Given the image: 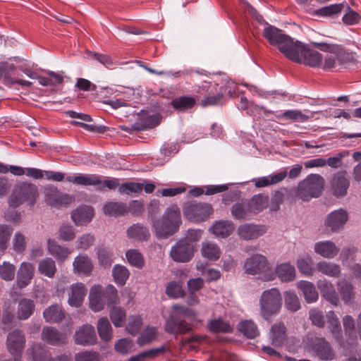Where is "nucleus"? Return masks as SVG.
<instances>
[{
  "label": "nucleus",
  "instance_id": "1",
  "mask_svg": "<svg viewBox=\"0 0 361 361\" xmlns=\"http://www.w3.org/2000/svg\"><path fill=\"white\" fill-rule=\"evenodd\" d=\"M264 36L271 45L276 47L280 52L293 62L311 67L319 66L322 63L323 56L319 52L308 48L298 40H294L274 26L268 25L264 27Z\"/></svg>",
  "mask_w": 361,
  "mask_h": 361
},
{
  "label": "nucleus",
  "instance_id": "2",
  "mask_svg": "<svg viewBox=\"0 0 361 361\" xmlns=\"http://www.w3.org/2000/svg\"><path fill=\"white\" fill-rule=\"evenodd\" d=\"M39 197L38 188L34 183L27 181L19 182L14 185L8 197V205L13 208L23 204L34 206Z\"/></svg>",
  "mask_w": 361,
  "mask_h": 361
},
{
  "label": "nucleus",
  "instance_id": "3",
  "mask_svg": "<svg viewBox=\"0 0 361 361\" xmlns=\"http://www.w3.org/2000/svg\"><path fill=\"white\" fill-rule=\"evenodd\" d=\"M180 224V209L174 205L166 210L161 219L153 222L152 228L158 238H166L177 232Z\"/></svg>",
  "mask_w": 361,
  "mask_h": 361
},
{
  "label": "nucleus",
  "instance_id": "4",
  "mask_svg": "<svg viewBox=\"0 0 361 361\" xmlns=\"http://www.w3.org/2000/svg\"><path fill=\"white\" fill-rule=\"evenodd\" d=\"M324 183V179L321 175L316 173L310 174L298 183L295 190V195L304 202L318 197L322 193Z\"/></svg>",
  "mask_w": 361,
  "mask_h": 361
},
{
  "label": "nucleus",
  "instance_id": "5",
  "mask_svg": "<svg viewBox=\"0 0 361 361\" xmlns=\"http://www.w3.org/2000/svg\"><path fill=\"white\" fill-rule=\"evenodd\" d=\"M259 312L266 320L277 314L282 306V297L280 290L272 288L262 292L259 301Z\"/></svg>",
  "mask_w": 361,
  "mask_h": 361
},
{
  "label": "nucleus",
  "instance_id": "6",
  "mask_svg": "<svg viewBox=\"0 0 361 361\" xmlns=\"http://www.w3.org/2000/svg\"><path fill=\"white\" fill-rule=\"evenodd\" d=\"M244 271L249 275L263 274L262 280L271 281L275 279V274L271 270L270 264L267 258L259 253L254 254L247 257L243 265Z\"/></svg>",
  "mask_w": 361,
  "mask_h": 361
},
{
  "label": "nucleus",
  "instance_id": "7",
  "mask_svg": "<svg viewBox=\"0 0 361 361\" xmlns=\"http://www.w3.org/2000/svg\"><path fill=\"white\" fill-rule=\"evenodd\" d=\"M212 213V207L207 203L188 202L183 207L184 216L192 221H204Z\"/></svg>",
  "mask_w": 361,
  "mask_h": 361
},
{
  "label": "nucleus",
  "instance_id": "8",
  "mask_svg": "<svg viewBox=\"0 0 361 361\" xmlns=\"http://www.w3.org/2000/svg\"><path fill=\"white\" fill-rule=\"evenodd\" d=\"M195 250L194 243H190L188 240L180 239L172 246L169 255L176 262L186 263L192 259Z\"/></svg>",
  "mask_w": 361,
  "mask_h": 361
},
{
  "label": "nucleus",
  "instance_id": "9",
  "mask_svg": "<svg viewBox=\"0 0 361 361\" xmlns=\"http://www.w3.org/2000/svg\"><path fill=\"white\" fill-rule=\"evenodd\" d=\"M44 194L47 204L58 209L67 207L75 200L72 195L60 192L56 187L52 185L47 186L44 190Z\"/></svg>",
  "mask_w": 361,
  "mask_h": 361
},
{
  "label": "nucleus",
  "instance_id": "10",
  "mask_svg": "<svg viewBox=\"0 0 361 361\" xmlns=\"http://www.w3.org/2000/svg\"><path fill=\"white\" fill-rule=\"evenodd\" d=\"M74 342L76 345L90 346L97 343V337L94 327L89 324L79 326L73 335Z\"/></svg>",
  "mask_w": 361,
  "mask_h": 361
},
{
  "label": "nucleus",
  "instance_id": "11",
  "mask_svg": "<svg viewBox=\"0 0 361 361\" xmlns=\"http://www.w3.org/2000/svg\"><path fill=\"white\" fill-rule=\"evenodd\" d=\"M25 345V337L20 330L10 332L6 339V347L12 356L21 357Z\"/></svg>",
  "mask_w": 361,
  "mask_h": 361
},
{
  "label": "nucleus",
  "instance_id": "12",
  "mask_svg": "<svg viewBox=\"0 0 361 361\" xmlns=\"http://www.w3.org/2000/svg\"><path fill=\"white\" fill-rule=\"evenodd\" d=\"M165 331L173 334H182L192 330V326L185 320L176 317V314H171L164 325Z\"/></svg>",
  "mask_w": 361,
  "mask_h": 361
},
{
  "label": "nucleus",
  "instance_id": "13",
  "mask_svg": "<svg viewBox=\"0 0 361 361\" xmlns=\"http://www.w3.org/2000/svg\"><path fill=\"white\" fill-rule=\"evenodd\" d=\"M42 340L54 346H62L68 343L67 336L54 327H44L41 334Z\"/></svg>",
  "mask_w": 361,
  "mask_h": 361
},
{
  "label": "nucleus",
  "instance_id": "14",
  "mask_svg": "<svg viewBox=\"0 0 361 361\" xmlns=\"http://www.w3.org/2000/svg\"><path fill=\"white\" fill-rule=\"evenodd\" d=\"M310 348L320 360H332L334 358L330 344L323 338H315L312 340Z\"/></svg>",
  "mask_w": 361,
  "mask_h": 361
},
{
  "label": "nucleus",
  "instance_id": "15",
  "mask_svg": "<svg viewBox=\"0 0 361 361\" xmlns=\"http://www.w3.org/2000/svg\"><path fill=\"white\" fill-rule=\"evenodd\" d=\"M267 232V228L262 225L244 224L238 228V234L241 239L250 240L257 239Z\"/></svg>",
  "mask_w": 361,
  "mask_h": 361
},
{
  "label": "nucleus",
  "instance_id": "16",
  "mask_svg": "<svg viewBox=\"0 0 361 361\" xmlns=\"http://www.w3.org/2000/svg\"><path fill=\"white\" fill-rule=\"evenodd\" d=\"M35 274L34 265L28 262H23L18 269L16 284L18 288H23L28 286Z\"/></svg>",
  "mask_w": 361,
  "mask_h": 361
},
{
  "label": "nucleus",
  "instance_id": "17",
  "mask_svg": "<svg viewBox=\"0 0 361 361\" xmlns=\"http://www.w3.org/2000/svg\"><path fill=\"white\" fill-rule=\"evenodd\" d=\"M348 217V214L344 209L334 210L328 215L325 220V226L332 232H336L343 228Z\"/></svg>",
  "mask_w": 361,
  "mask_h": 361
},
{
  "label": "nucleus",
  "instance_id": "18",
  "mask_svg": "<svg viewBox=\"0 0 361 361\" xmlns=\"http://www.w3.org/2000/svg\"><path fill=\"white\" fill-rule=\"evenodd\" d=\"M93 267L91 259L85 254L78 255L73 262V272L78 276H90Z\"/></svg>",
  "mask_w": 361,
  "mask_h": 361
},
{
  "label": "nucleus",
  "instance_id": "19",
  "mask_svg": "<svg viewBox=\"0 0 361 361\" xmlns=\"http://www.w3.org/2000/svg\"><path fill=\"white\" fill-rule=\"evenodd\" d=\"M316 254L326 259H334L339 252L340 248L331 240H321L314 245Z\"/></svg>",
  "mask_w": 361,
  "mask_h": 361
},
{
  "label": "nucleus",
  "instance_id": "20",
  "mask_svg": "<svg viewBox=\"0 0 361 361\" xmlns=\"http://www.w3.org/2000/svg\"><path fill=\"white\" fill-rule=\"evenodd\" d=\"M317 287L322 296L334 306L339 304V295L336 292L334 284L326 279L319 280L317 282Z\"/></svg>",
  "mask_w": 361,
  "mask_h": 361
},
{
  "label": "nucleus",
  "instance_id": "21",
  "mask_svg": "<svg viewBox=\"0 0 361 361\" xmlns=\"http://www.w3.org/2000/svg\"><path fill=\"white\" fill-rule=\"evenodd\" d=\"M331 185L333 194L336 197H340L345 196L350 186V182L345 176V172H338L335 173L331 180Z\"/></svg>",
  "mask_w": 361,
  "mask_h": 361
},
{
  "label": "nucleus",
  "instance_id": "22",
  "mask_svg": "<svg viewBox=\"0 0 361 361\" xmlns=\"http://www.w3.org/2000/svg\"><path fill=\"white\" fill-rule=\"evenodd\" d=\"M68 182L85 187L94 186L98 190V185L101 184V177L96 174L78 173L75 176L66 177Z\"/></svg>",
  "mask_w": 361,
  "mask_h": 361
},
{
  "label": "nucleus",
  "instance_id": "23",
  "mask_svg": "<svg viewBox=\"0 0 361 361\" xmlns=\"http://www.w3.org/2000/svg\"><path fill=\"white\" fill-rule=\"evenodd\" d=\"M47 250L58 262H64L72 253L70 248L59 245L55 240L51 238L47 240Z\"/></svg>",
  "mask_w": 361,
  "mask_h": 361
},
{
  "label": "nucleus",
  "instance_id": "24",
  "mask_svg": "<svg viewBox=\"0 0 361 361\" xmlns=\"http://www.w3.org/2000/svg\"><path fill=\"white\" fill-rule=\"evenodd\" d=\"M269 338L272 345L281 347L286 341V328L283 323L278 322L273 324L269 332Z\"/></svg>",
  "mask_w": 361,
  "mask_h": 361
},
{
  "label": "nucleus",
  "instance_id": "25",
  "mask_svg": "<svg viewBox=\"0 0 361 361\" xmlns=\"http://www.w3.org/2000/svg\"><path fill=\"white\" fill-rule=\"evenodd\" d=\"M87 290L82 283L72 284L68 293V302L71 307H78L81 306L86 295Z\"/></svg>",
  "mask_w": 361,
  "mask_h": 361
},
{
  "label": "nucleus",
  "instance_id": "26",
  "mask_svg": "<svg viewBox=\"0 0 361 361\" xmlns=\"http://www.w3.org/2000/svg\"><path fill=\"white\" fill-rule=\"evenodd\" d=\"M93 209L89 206H80L71 213V219L76 226H83L93 218Z\"/></svg>",
  "mask_w": 361,
  "mask_h": 361
},
{
  "label": "nucleus",
  "instance_id": "27",
  "mask_svg": "<svg viewBox=\"0 0 361 361\" xmlns=\"http://www.w3.org/2000/svg\"><path fill=\"white\" fill-rule=\"evenodd\" d=\"M102 287L95 285L92 287L90 291L89 300L90 307L94 312H99L104 307V298Z\"/></svg>",
  "mask_w": 361,
  "mask_h": 361
},
{
  "label": "nucleus",
  "instance_id": "28",
  "mask_svg": "<svg viewBox=\"0 0 361 361\" xmlns=\"http://www.w3.org/2000/svg\"><path fill=\"white\" fill-rule=\"evenodd\" d=\"M275 276H277L282 282H290L295 280L296 271L294 266L289 262L281 263L276 266Z\"/></svg>",
  "mask_w": 361,
  "mask_h": 361
},
{
  "label": "nucleus",
  "instance_id": "29",
  "mask_svg": "<svg viewBox=\"0 0 361 361\" xmlns=\"http://www.w3.org/2000/svg\"><path fill=\"white\" fill-rule=\"evenodd\" d=\"M298 289L303 293L307 303L315 302L319 298V294L313 283L307 281H300L296 283Z\"/></svg>",
  "mask_w": 361,
  "mask_h": 361
},
{
  "label": "nucleus",
  "instance_id": "30",
  "mask_svg": "<svg viewBox=\"0 0 361 361\" xmlns=\"http://www.w3.org/2000/svg\"><path fill=\"white\" fill-rule=\"evenodd\" d=\"M212 233L218 238H226L234 231L232 221L220 220L215 221L209 229Z\"/></svg>",
  "mask_w": 361,
  "mask_h": 361
},
{
  "label": "nucleus",
  "instance_id": "31",
  "mask_svg": "<svg viewBox=\"0 0 361 361\" xmlns=\"http://www.w3.org/2000/svg\"><path fill=\"white\" fill-rule=\"evenodd\" d=\"M286 176V171H283L277 173H273L267 176L253 179L252 182H254V184L257 188H263L279 183L284 180Z\"/></svg>",
  "mask_w": 361,
  "mask_h": 361
},
{
  "label": "nucleus",
  "instance_id": "32",
  "mask_svg": "<svg viewBox=\"0 0 361 361\" xmlns=\"http://www.w3.org/2000/svg\"><path fill=\"white\" fill-rule=\"evenodd\" d=\"M316 269L322 274L332 278L339 277L341 272L338 264L327 261H320L317 263Z\"/></svg>",
  "mask_w": 361,
  "mask_h": 361
},
{
  "label": "nucleus",
  "instance_id": "33",
  "mask_svg": "<svg viewBox=\"0 0 361 361\" xmlns=\"http://www.w3.org/2000/svg\"><path fill=\"white\" fill-rule=\"evenodd\" d=\"M341 298L346 304L355 299V291L354 286L345 280H340L336 283Z\"/></svg>",
  "mask_w": 361,
  "mask_h": 361
},
{
  "label": "nucleus",
  "instance_id": "34",
  "mask_svg": "<svg viewBox=\"0 0 361 361\" xmlns=\"http://www.w3.org/2000/svg\"><path fill=\"white\" fill-rule=\"evenodd\" d=\"M43 316L47 322L59 323L64 319L65 314L61 306L54 305L46 308Z\"/></svg>",
  "mask_w": 361,
  "mask_h": 361
},
{
  "label": "nucleus",
  "instance_id": "35",
  "mask_svg": "<svg viewBox=\"0 0 361 361\" xmlns=\"http://www.w3.org/2000/svg\"><path fill=\"white\" fill-rule=\"evenodd\" d=\"M37 269L40 274L49 279H53L57 271L56 262L51 257L41 259L38 263Z\"/></svg>",
  "mask_w": 361,
  "mask_h": 361
},
{
  "label": "nucleus",
  "instance_id": "36",
  "mask_svg": "<svg viewBox=\"0 0 361 361\" xmlns=\"http://www.w3.org/2000/svg\"><path fill=\"white\" fill-rule=\"evenodd\" d=\"M127 235L130 238L139 241L147 240L150 236L149 230L141 224H135L128 228Z\"/></svg>",
  "mask_w": 361,
  "mask_h": 361
},
{
  "label": "nucleus",
  "instance_id": "37",
  "mask_svg": "<svg viewBox=\"0 0 361 361\" xmlns=\"http://www.w3.org/2000/svg\"><path fill=\"white\" fill-rule=\"evenodd\" d=\"M34 302L28 298L21 299L18 305L17 317L20 320L28 319L35 310Z\"/></svg>",
  "mask_w": 361,
  "mask_h": 361
},
{
  "label": "nucleus",
  "instance_id": "38",
  "mask_svg": "<svg viewBox=\"0 0 361 361\" xmlns=\"http://www.w3.org/2000/svg\"><path fill=\"white\" fill-rule=\"evenodd\" d=\"M328 328L332 334L333 336L338 341H341L342 338L341 327L340 321L334 311H329L326 314Z\"/></svg>",
  "mask_w": 361,
  "mask_h": 361
},
{
  "label": "nucleus",
  "instance_id": "39",
  "mask_svg": "<svg viewBox=\"0 0 361 361\" xmlns=\"http://www.w3.org/2000/svg\"><path fill=\"white\" fill-rule=\"evenodd\" d=\"M207 329L212 333H231L233 326L221 318L213 319L208 322Z\"/></svg>",
  "mask_w": 361,
  "mask_h": 361
},
{
  "label": "nucleus",
  "instance_id": "40",
  "mask_svg": "<svg viewBox=\"0 0 361 361\" xmlns=\"http://www.w3.org/2000/svg\"><path fill=\"white\" fill-rule=\"evenodd\" d=\"M106 215L118 216L128 212L127 205L123 202H109L103 207Z\"/></svg>",
  "mask_w": 361,
  "mask_h": 361
},
{
  "label": "nucleus",
  "instance_id": "41",
  "mask_svg": "<svg viewBox=\"0 0 361 361\" xmlns=\"http://www.w3.org/2000/svg\"><path fill=\"white\" fill-rule=\"evenodd\" d=\"M203 257L210 261H216L221 256V250L219 246L212 242L203 243L201 248Z\"/></svg>",
  "mask_w": 361,
  "mask_h": 361
},
{
  "label": "nucleus",
  "instance_id": "42",
  "mask_svg": "<svg viewBox=\"0 0 361 361\" xmlns=\"http://www.w3.org/2000/svg\"><path fill=\"white\" fill-rule=\"evenodd\" d=\"M238 329L248 338H254L259 334L257 324L251 319L240 322L238 325Z\"/></svg>",
  "mask_w": 361,
  "mask_h": 361
},
{
  "label": "nucleus",
  "instance_id": "43",
  "mask_svg": "<svg viewBox=\"0 0 361 361\" xmlns=\"http://www.w3.org/2000/svg\"><path fill=\"white\" fill-rule=\"evenodd\" d=\"M247 203L252 214H256L267 207L269 197L262 194L256 195Z\"/></svg>",
  "mask_w": 361,
  "mask_h": 361
},
{
  "label": "nucleus",
  "instance_id": "44",
  "mask_svg": "<svg viewBox=\"0 0 361 361\" xmlns=\"http://www.w3.org/2000/svg\"><path fill=\"white\" fill-rule=\"evenodd\" d=\"M231 214L235 219L240 220L249 218L252 214L247 202L234 204L231 207Z\"/></svg>",
  "mask_w": 361,
  "mask_h": 361
},
{
  "label": "nucleus",
  "instance_id": "45",
  "mask_svg": "<svg viewBox=\"0 0 361 361\" xmlns=\"http://www.w3.org/2000/svg\"><path fill=\"white\" fill-rule=\"evenodd\" d=\"M97 331L100 338L109 341L112 338V328L106 317H102L97 322Z\"/></svg>",
  "mask_w": 361,
  "mask_h": 361
},
{
  "label": "nucleus",
  "instance_id": "46",
  "mask_svg": "<svg viewBox=\"0 0 361 361\" xmlns=\"http://www.w3.org/2000/svg\"><path fill=\"white\" fill-rule=\"evenodd\" d=\"M284 302L286 309L290 312H296L300 309V302L297 294L293 290H286L283 293Z\"/></svg>",
  "mask_w": 361,
  "mask_h": 361
},
{
  "label": "nucleus",
  "instance_id": "47",
  "mask_svg": "<svg viewBox=\"0 0 361 361\" xmlns=\"http://www.w3.org/2000/svg\"><path fill=\"white\" fill-rule=\"evenodd\" d=\"M165 351V347L161 346L157 348L149 349L138 353L137 355L131 356L128 361H147L152 358L157 357Z\"/></svg>",
  "mask_w": 361,
  "mask_h": 361
},
{
  "label": "nucleus",
  "instance_id": "48",
  "mask_svg": "<svg viewBox=\"0 0 361 361\" xmlns=\"http://www.w3.org/2000/svg\"><path fill=\"white\" fill-rule=\"evenodd\" d=\"M16 69V66L13 63L8 62L0 63V80H3L5 85H11L13 78L11 73Z\"/></svg>",
  "mask_w": 361,
  "mask_h": 361
},
{
  "label": "nucleus",
  "instance_id": "49",
  "mask_svg": "<svg viewBox=\"0 0 361 361\" xmlns=\"http://www.w3.org/2000/svg\"><path fill=\"white\" fill-rule=\"evenodd\" d=\"M171 104L174 109L183 111L192 108L195 104V100L191 97H180L173 99Z\"/></svg>",
  "mask_w": 361,
  "mask_h": 361
},
{
  "label": "nucleus",
  "instance_id": "50",
  "mask_svg": "<svg viewBox=\"0 0 361 361\" xmlns=\"http://www.w3.org/2000/svg\"><path fill=\"white\" fill-rule=\"evenodd\" d=\"M296 265L300 272L305 275L312 276L314 274L313 260L310 256L298 259Z\"/></svg>",
  "mask_w": 361,
  "mask_h": 361
},
{
  "label": "nucleus",
  "instance_id": "51",
  "mask_svg": "<svg viewBox=\"0 0 361 361\" xmlns=\"http://www.w3.org/2000/svg\"><path fill=\"white\" fill-rule=\"evenodd\" d=\"M312 117H313L312 114L311 116L306 115L300 110H287L279 116V118L297 122H305Z\"/></svg>",
  "mask_w": 361,
  "mask_h": 361
},
{
  "label": "nucleus",
  "instance_id": "52",
  "mask_svg": "<svg viewBox=\"0 0 361 361\" xmlns=\"http://www.w3.org/2000/svg\"><path fill=\"white\" fill-rule=\"evenodd\" d=\"M112 273L114 281L121 286L126 283L130 275L128 269L126 267L119 264H116L114 267Z\"/></svg>",
  "mask_w": 361,
  "mask_h": 361
},
{
  "label": "nucleus",
  "instance_id": "53",
  "mask_svg": "<svg viewBox=\"0 0 361 361\" xmlns=\"http://www.w3.org/2000/svg\"><path fill=\"white\" fill-rule=\"evenodd\" d=\"M157 331L155 327H147L137 339L140 346L152 343L156 339Z\"/></svg>",
  "mask_w": 361,
  "mask_h": 361
},
{
  "label": "nucleus",
  "instance_id": "54",
  "mask_svg": "<svg viewBox=\"0 0 361 361\" xmlns=\"http://www.w3.org/2000/svg\"><path fill=\"white\" fill-rule=\"evenodd\" d=\"M134 343L129 338H121L114 345L115 350L120 354L127 355L133 351Z\"/></svg>",
  "mask_w": 361,
  "mask_h": 361
},
{
  "label": "nucleus",
  "instance_id": "55",
  "mask_svg": "<svg viewBox=\"0 0 361 361\" xmlns=\"http://www.w3.org/2000/svg\"><path fill=\"white\" fill-rule=\"evenodd\" d=\"M110 318L116 327L123 325L126 317V311L121 307H115L110 311Z\"/></svg>",
  "mask_w": 361,
  "mask_h": 361
},
{
  "label": "nucleus",
  "instance_id": "56",
  "mask_svg": "<svg viewBox=\"0 0 361 361\" xmlns=\"http://www.w3.org/2000/svg\"><path fill=\"white\" fill-rule=\"evenodd\" d=\"M166 294L172 298H181L184 295V290L180 282L170 281L166 287Z\"/></svg>",
  "mask_w": 361,
  "mask_h": 361
},
{
  "label": "nucleus",
  "instance_id": "57",
  "mask_svg": "<svg viewBox=\"0 0 361 361\" xmlns=\"http://www.w3.org/2000/svg\"><path fill=\"white\" fill-rule=\"evenodd\" d=\"M143 189V184L135 182H126L120 185L118 192L121 194L130 195L140 193Z\"/></svg>",
  "mask_w": 361,
  "mask_h": 361
},
{
  "label": "nucleus",
  "instance_id": "58",
  "mask_svg": "<svg viewBox=\"0 0 361 361\" xmlns=\"http://www.w3.org/2000/svg\"><path fill=\"white\" fill-rule=\"evenodd\" d=\"M128 262L132 266L141 268L144 264V259L141 253L137 250H128L126 253Z\"/></svg>",
  "mask_w": 361,
  "mask_h": 361
},
{
  "label": "nucleus",
  "instance_id": "59",
  "mask_svg": "<svg viewBox=\"0 0 361 361\" xmlns=\"http://www.w3.org/2000/svg\"><path fill=\"white\" fill-rule=\"evenodd\" d=\"M16 267L8 262H4L0 265V277L6 281H12L15 277Z\"/></svg>",
  "mask_w": 361,
  "mask_h": 361
},
{
  "label": "nucleus",
  "instance_id": "60",
  "mask_svg": "<svg viewBox=\"0 0 361 361\" xmlns=\"http://www.w3.org/2000/svg\"><path fill=\"white\" fill-rule=\"evenodd\" d=\"M142 324V318L139 315L130 316L128 324L126 327V331L131 335H135L140 331Z\"/></svg>",
  "mask_w": 361,
  "mask_h": 361
},
{
  "label": "nucleus",
  "instance_id": "61",
  "mask_svg": "<svg viewBox=\"0 0 361 361\" xmlns=\"http://www.w3.org/2000/svg\"><path fill=\"white\" fill-rule=\"evenodd\" d=\"M12 231L11 227L5 224L0 225V250L2 252H4L8 247V241Z\"/></svg>",
  "mask_w": 361,
  "mask_h": 361
},
{
  "label": "nucleus",
  "instance_id": "62",
  "mask_svg": "<svg viewBox=\"0 0 361 361\" xmlns=\"http://www.w3.org/2000/svg\"><path fill=\"white\" fill-rule=\"evenodd\" d=\"M58 237L63 241H71L75 237V229L70 225H62L58 231Z\"/></svg>",
  "mask_w": 361,
  "mask_h": 361
},
{
  "label": "nucleus",
  "instance_id": "63",
  "mask_svg": "<svg viewBox=\"0 0 361 361\" xmlns=\"http://www.w3.org/2000/svg\"><path fill=\"white\" fill-rule=\"evenodd\" d=\"M35 361H72L71 355L61 354L55 357H51L49 351H44L35 357Z\"/></svg>",
  "mask_w": 361,
  "mask_h": 361
},
{
  "label": "nucleus",
  "instance_id": "64",
  "mask_svg": "<svg viewBox=\"0 0 361 361\" xmlns=\"http://www.w3.org/2000/svg\"><path fill=\"white\" fill-rule=\"evenodd\" d=\"M101 357L98 352L83 350L75 355V361H100Z\"/></svg>",
  "mask_w": 361,
  "mask_h": 361
}]
</instances>
